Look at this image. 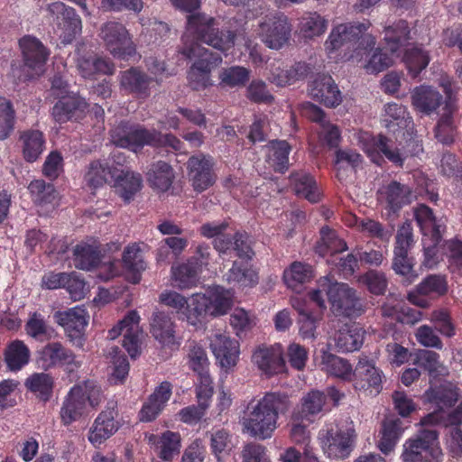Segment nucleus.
<instances>
[{
	"label": "nucleus",
	"instance_id": "obj_1",
	"mask_svg": "<svg viewBox=\"0 0 462 462\" xmlns=\"http://www.w3.org/2000/svg\"><path fill=\"white\" fill-rule=\"evenodd\" d=\"M187 30L195 39L183 36L179 52L188 60H195L187 71L189 86L193 90H204L213 85L211 72L223 59L220 53L209 51L199 42L226 52L234 47L236 34L230 30H219L216 19L203 13L188 16Z\"/></svg>",
	"mask_w": 462,
	"mask_h": 462
},
{
	"label": "nucleus",
	"instance_id": "obj_2",
	"mask_svg": "<svg viewBox=\"0 0 462 462\" xmlns=\"http://www.w3.org/2000/svg\"><path fill=\"white\" fill-rule=\"evenodd\" d=\"M290 408L291 401L287 394L265 393L254 405L248 406L243 418L244 431L261 440L270 439L278 427L279 416L284 415Z\"/></svg>",
	"mask_w": 462,
	"mask_h": 462
},
{
	"label": "nucleus",
	"instance_id": "obj_3",
	"mask_svg": "<svg viewBox=\"0 0 462 462\" xmlns=\"http://www.w3.org/2000/svg\"><path fill=\"white\" fill-rule=\"evenodd\" d=\"M324 453L332 459H345L355 448L356 432L353 422L326 423L319 432Z\"/></svg>",
	"mask_w": 462,
	"mask_h": 462
},
{
	"label": "nucleus",
	"instance_id": "obj_4",
	"mask_svg": "<svg viewBox=\"0 0 462 462\" xmlns=\"http://www.w3.org/2000/svg\"><path fill=\"white\" fill-rule=\"evenodd\" d=\"M319 285L327 290L328 300L331 305V310L337 317L356 318L363 313L360 299L356 296V291L346 283L332 281L329 276L319 279Z\"/></svg>",
	"mask_w": 462,
	"mask_h": 462
},
{
	"label": "nucleus",
	"instance_id": "obj_5",
	"mask_svg": "<svg viewBox=\"0 0 462 462\" xmlns=\"http://www.w3.org/2000/svg\"><path fill=\"white\" fill-rule=\"evenodd\" d=\"M403 462H440L442 451L436 430H423L415 438L406 439L401 455Z\"/></svg>",
	"mask_w": 462,
	"mask_h": 462
},
{
	"label": "nucleus",
	"instance_id": "obj_6",
	"mask_svg": "<svg viewBox=\"0 0 462 462\" xmlns=\"http://www.w3.org/2000/svg\"><path fill=\"white\" fill-rule=\"evenodd\" d=\"M292 25L289 18L282 14L266 15L258 24L257 35L269 49L279 51L286 46L291 38Z\"/></svg>",
	"mask_w": 462,
	"mask_h": 462
},
{
	"label": "nucleus",
	"instance_id": "obj_7",
	"mask_svg": "<svg viewBox=\"0 0 462 462\" xmlns=\"http://www.w3.org/2000/svg\"><path fill=\"white\" fill-rule=\"evenodd\" d=\"M111 142L117 147L136 152L145 145L152 146L154 140V129H146L143 125L123 120L110 130Z\"/></svg>",
	"mask_w": 462,
	"mask_h": 462
},
{
	"label": "nucleus",
	"instance_id": "obj_8",
	"mask_svg": "<svg viewBox=\"0 0 462 462\" xmlns=\"http://www.w3.org/2000/svg\"><path fill=\"white\" fill-rule=\"evenodd\" d=\"M364 151L371 162L377 166H383L387 159L395 166L402 167L408 157L418 153V151L410 152L403 146H393V141L382 134L372 136L365 143Z\"/></svg>",
	"mask_w": 462,
	"mask_h": 462
},
{
	"label": "nucleus",
	"instance_id": "obj_9",
	"mask_svg": "<svg viewBox=\"0 0 462 462\" xmlns=\"http://www.w3.org/2000/svg\"><path fill=\"white\" fill-rule=\"evenodd\" d=\"M100 37L106 50L116 59L128 60L135 54V45L125 26L115 21H109L101 27Z\"/></svg>",
	"mask_w": 462,
	"mask_h": 462
},
{
	"label": "nucleus",
	"instance_id": "obj_10",
	"mask_svg": "<svg viewBox=\"0 0 462 462\" xmlns=\"http://www.w3.org/2000/svg\"><path fill=\"white\" fill-rule=\"evenodd\" d=\"M47 12L56 25L57 33L62 43L72 42L81 32V19L74 8L67 6L62 2H53L48 5Z\"/></svg>",
	"mask_w": 462,
	"mask_h": 462
},
{
	"label": "nucleus",
	"instance_id": "obj_11",
	"mask_svg": "<svg viewBox=\"0 0 462 462\" xmlns=\"http://www.w3.org/2000/svg\"><path fill=\"white\" fill-rule=\"evenodd\" d=\"M215 162L209 154L192 155L187 162L189 181L196 192L201 193L212 187L217 180Z\"/></svg>",
	"mask_w": 462,
	"mask_h": 462
},
{
	"label": "nucleus",
	"instance_id": "obj_12",
	"mask_svg": "<svg viewBox=\"0 0 462 462\" xmlns=\"http://www.w3.org/2000/svg\"><path fill=\"white\" fill-rule=\"evenodd\" d=\"M352 377L356 390L367 392L371 395H377L383 390V373L366 356L359 358Z\"/></svg>",
	"mask_w": 462,
	"mask_h": 462
},
{
	"label": "nucleus",
	"instance_id": "obj_13",
	"mask_svg": "<svg viewBox=\"0 0 462 462\" xmlns=\"http://www.w3.org/2000/svg\"><path fill=\"white\" fill-rule=\"evenodd\" d=\"M76 55L77 69L86 79L94 80L101 75L111 76L116 71L115 63L107 57L100 56L83 48H78Z\"/></svg>",
	"mask_w": 462,
	"mask_h": 462
},
{
	"label": "nucleus",
	"instance_id": "obj_14",
	"mask_svg": "<svg viewBox=\"0 0 462 462\" xmlns=\"http://www.w3.org/2000/svg\"><path fill=\"white\" fill-rule=\"evenodd\" d=\"M76 356L72 350L65 347L60 342H50L38 351L37 365L44 371L57 367H63L74 365Z\"/></svg>",
	"mask_w": 462,
	"mask_h": 462
},
{
	"label": "nucleus",
	"instance_id": "obj_15",
	"mask_svg": "<svg viewBox=\"0 0 462 462\" xmlns=\"http://www.w3.org/2000/svg\"><path fill=\"white\" fill-rule=\"evenodd\" d=\"M88 318L87 311L78 307L55 314L57 323L64 328L69 340L80 346L83 344Z\"/></svg>",
	"mask_w": 462,
	"mask_h": 462
},
{
	"label": "nucleus",
	"instance_id": "obj_16",
	"mask_svg": "<svg viewBox=\"0 0 462 462\" xmlns=\"http://www.w3.org/2000/svg\"><path fill=\"white\" fill-rule=\"evenodd\" d=\"M121 90L139 99H146L151 95L153 79L138 67H131L121 71L119 76Z\"/></svg>",
	"mask_w": 462,
	"mask_h": 462
},
{
	"label": "nucleus",
	"instance_id": "obj_17",
	"mask_svg": "<svg viewBox=\"0 0 462 462\" xmlns=\"http://www.w3.org/2000/svg\"><path fill=\"white\" fill-rule=\"evenodd\" d=\"M311 97L327 107H336L342 102V94L330 75H318L309 85Z\"/></svg>",
	"mask_w": 462,
	"mask_h": 462
},
{
	"label": "nucleus",
	"instance_id": "obj_18",
	"mask_svg": "<svg viewBox=\"0 0 462 462\" xmlns=\"http://www.w3.org/2000/svg\"><path fill=\"white\" fill-rule=\"evenodd\" d=\"M117 411L116 405L107 407L95 419L89 429L88 439L94 447H98L113 436L119 429L120 424L116 420Z\"/></svg>",
	"mask_w": 462,
	"mask_h": 462
},
{
	"label": "nucleus",
	"instance_id": "obj_19",
	"mask_svg": "<svg viewBox=\"0 0 462 462\" xmlns=\"http://www.w3.org/2000/svg\"><path fill=\"white\" fill-rule=\"evenodd\" d=\"M370 23H345L333 28L325 42L326 50L330 53L345 45H353L370 27Z\"/></svg>",
	"mask_w": 462,
	"mask_h": 462
},
{
	"label": "nucleus",
	"instance_id": "obj_20",
	"mask_svg": "<svg viewBox=\"0 0 462 462\" xmlns=\"http://www.w3.org/2000/svg\"><path fill=\"white\" fill-rule=\"evenodd\" d=\"M24 64L29 69L41 74L49 58L50 51L36 37L25 35L19 41Z\"/></svg>",
	"mask_w": 462,
	"mask_h": 462
},
{
	"label": "nucleus",
	"instance_id": "obj_21",
	"mask_svg": "<svg viewBox=\"0 0 462 462\" xmlns=\"http://www.w3.org/2000/svg\"><path fill=\"white\" fill-rule=\"evenodd\" d=\"M252 361L267 376L278 374L285 369V361L280 346H258L252 355Z\"/></svg>",
	"mask_w": 462,
	"mask_h": 462
},
{
	"label": "nucleus",
	"instance_id": "obj_22",
	"mask_svg": "<svg viewBox=\"0 0 462 462\" xmlns=\"http://www.w3.org/2000/svg\"><path fill=\"white\" fill-rule=\"evenodd\" d=\"M171 384L164 381L157 386L153 393L143 403L138 413L139 420L142 422H151L163 411L167 402L171 396Z\"/></svg>",
	"mask_w": 462,
	"mask_h": 462
},
{
	"label": "nucleus",
	"instance_id": "obj_23",
	"mask_svg": "<svg viewBox=\"0 0 462 462\" xmlns=\"http://www.w3.org/2000/svg\"><path fill=\"white\" fill-rule=\"evenodd\" d=\"M379 199L386 203L387 217L397 216L403 206L410 203L411 189L396 180L383 186L379 191Z\"/></svg>",
	"mask_w": 462,
	"mask_h": 462
},
{
	"label": "nucleus",
	"instance_id": "obj_24",
	"mask_svg": "<svg viewBox=\"0 0 462 462\" xmlns=\"http://www.w3.org/2000/svg\"><path fill=\"white\" fill-rule=\"evenodd\" d=\"M212 352L221 367L230 368L236 365L239 343L226 334H215L210 341Z\"/></svg>",
	"mask_w": 462,
	"mask_h": 462
},
{
	"label": "nucleus",
	"instance_id": "obj_25",
	"mask_svg": "<svg viewBox=\"0 0 462 462\" xmlns=\"http://www.w3.org/2000/svg\"><path fill=\"white\" fill-rule=\"evenodd\" d=\"M83 395L79 384L72 386L65 395L60 410V419L62 425L68 427L83 416L86 409Z\"/></svg>",
	"mask_w": 462,
	"mask_h": 462
},
{
	"label": "nucleus",
	"instance_id": "obj_26",
	"mask_svg": "<svg viewBox=\"0 0 462 462\" xmlns=\"http://www.w3.org/2000/svg\"><path fill=\"white\" fill-rule=\"evenodd\" d=\"M415 220L423 236H430L432 242L440 243L446 230L445 222L437 218L433 210L425 204L419 205L414 211Z\"/></svg>",
	"mask_w": 462,
	"mask_h": 462
},
{
	"label": "nucleus",
	"instance_id": "obj_27",
	"mask_svg": "<svg viewBox=\"0 0 462 462\" xmlns=\"http://www.w3.org/2000/svg\"><path fill=\"white\" fill-rule=\"evenodd\" d=\"M117 167L106 160H94L88 165L84 181L91 189H97L105 184L112 183L117 176Z\"/></svg>",
	"mask_w": 462,
	"mask_h": 462
},
{
	"label": "nucleus",
	"instance_id": "obj_28",
	"mask_svg": "<svg viewBox=\"0 0 462 462\" xmlns=\"http://www.w3.org/2000/svg\"><path fill=\"white\" fill-rule=\"evenodd\" d=\"M87 102L79 96L62 97L53 106L51 116L60 124L82 117Z\"/></svg>",
	"mask_w": 462,
	"mask_h": 462
},
{
	"label": "nucleus",
	"instance_id": "obj_29",
	"mask_svg": "<svg viewBox=\"0 0 462 462\" xmlns=\"http://www.w3.org/2000/svg\"><path fill=\"white\" fill-rule=\"evenodd\" d=\"M291 303L299 314L298 323L300 337L303 339L316 338V329L321 315L312 310L308 302L300 297H292Z\"/></svg>",
	"mask_w": 462,
	"mask_h": 462
},
{
	"label": "nucleus",
	"instance_id": "obj_30",
	"mask_svg": "<svg viewBox=\"0 0 462 462\" xmlns=\"http://www.w3.org/2000/svg\"><path fill=\"white\" fill-rule=\"evenodd\" d=\"M365 338V330L356 323L343 325L335 334L336 348L341 353H349L358 350Z\"/></svg>",
	"mask_w": 462,
	"mask_h": 462
},
{
	"label": "nucleus",
	"instance_id": "obj_31",
	"mask_svg": "<svg viewBox=\"0 0 462 462\" xmlns=\"http://www.w3.org/2000/svg\"><path fill=\"white\" fill-rule=\"evenodd\" d=\"M458 396L457 388L449 383L430 386L423 394L426 402L434 404L441 411L454 407L460 401Z\"/></svg>",
	"mask_w": 462,
	"mask_h": 462
},
{
	"label": "nucleus",
	"instance_id": "obj_32",
	"mask_svg": "<svg viewBox=\"0 0 462 462\" xmlns=\"http://www.w3.org/2000/svg\"><path fill=\"white\" fill-rule=\"evenodd\" d=\"M314 278L313 267L302 262L295 261L283 271L282 279L286 286L300 292L303 286Z\"/></svg>",
	"mask_w": 462,
	"mask_h": 462
},
{
	"label": "nucleus",
	"instance_id": "obj_33",
	"mask_svg": "<svg viewBox=\"0 0 462 462\" xmlns=\"http://www.w3.org/2000/svg\"><path fill=\"white\" fill-rule=\"evenodd\" d=\"M101 257V251L96 243L81 241L73 248L74 265L79 270L90 271L97 267Z\"/></svg>",
	"mask_w": 462,
	"mask_h": 462
},
{
	"label": "nucleus",
	"instance_id": "obj_34",
	"mask_svg": "<svg viewBox=\"0 0 462 462\" xmlns=\"http://www.w3.org/2000/svg\"><path fill=\"white\" fill-rule=\"evenodd\" d=\"M174 178L173 168L171 164L163 161H157L152 163L146 172V179L150 187L160 192L169 190Z\"/></svg>",
	"mask_w": 462,
	"mask_h": 462
},
{
	"label": "nucleus",
	"instance_id": "obj_35",
	"mask_svg": "<svg viewBox=\"0 0 462 462\" xmlns=\"http://www.w3.org/2000/svg\"><path fill=\"white\" fill-rule=\"evenodd\" d=\"M442 95L430 86L416 87L411 93L412 106L426 115L437 110L442 104Z\"/></svg>",
	"mask_w": 462,
	"mask_h": 462
},
{
	"label": "nucleus",
	"instance_id": "obj_36",
	"mask_svg": "<svg viewBox=\"0 0 462 462\" xmlns=\"http://www.w3.org/2000/svg\"><path fill=\"white\" fill-rule=\"evenodd\" d=\"M139 320L140 317L136 310H130L120 320V326L126 327L122 345L132 358H135L140 354L139 336L141 331L139 329Z\"/></svg>",
	"mask_w": 462,
	"mask_h": 462
},
{
	"label": "nucleus",
	"instance_id": "obj_37",
	"mask_svg": "<svg viewBox=\"0 0 462 462\" xmlns=\"http://www.w3.org/2000/svg\"><path fill=\"white\" fill-rule=\"evenodd\" d=\"M404 430L402 421L396 417L385 418L382 423L380 430V439L378 441V448L384 454L388 455L395 448Z\"/></svg>",
	"mask_w": 462,
	"mask_h": 462
},
{
	"label": "nucleus",
	"instance_id": "obj_38",
	"mask_svg": "<svg viewBox=\"0 0 462 462\" xmlns=\"http://www.w3.org/2000/svg\"><path fill=\"white\" fill-rule=\"evenodd\" d=\"M116 193L125 203H129L141 189L143 179L139 173L117 169V176L113 180Z\"/></svg>",
	"mask_w": 462,
	"mask_h": 462
},
{
	"label": "nucleus",
	"instance_id": "obj_39",
	"mask_svg": "<svg viewBox=\"0 0 462 462\" xmlns=\"http://www.w3.org/2000/svg\"><path fill=\"white\" fill-rule=\"evenodd\" d=\"M157 439L154 441L155 449L158 457L164 461H171L174 457L178 456L181 447V438L179 432L166 430L159 437L152 435L150 440Z\"/></svg>",
	"mask_w": 462,
	"mask_h": 462
},
{
	"label": "nucleus",
	"instance_id": "obj_40",
	"mask_svg": "<svg viewBox=\"0 0 462 462\" xmlns=\"http://www.w3.org/2000/svg\"><path fill=\"white\" fill-rule=\"evenodd\" d=\"M195 258H189L185 263L171 267L172 279L181 290L197 285L202 272L197 265Z\"/></svg>",
	"mask_w": 462,
	"mask_h": 462
},
{
	"label": "nucleus",
	"instance_id": "obj_41",
	"mask_svg": "<svg viewBox=\"0 0 462 462\" xmlns=\"http://www.w3.org/2000/svg\"><path fill=\"white\" fill-rule=\"evenodd\" d=\"M250 261H235L232 267L225 274L229 284L253 287L258 282V274L249 263Z\"/></svg>",
	"mask_w": 462,
	"mask_h": 462
},
{
	"label": "nucleus",
	"instance_id": "obj_42",
	"mask_svg": "<svg viewBox=\"0 0 462 462\" xmlns=\"http://www.w3.org/2000/svg\"><path fill=\"white\" fill-rule=\"evenodd\" d=\"M4 356L7 368L17 372L29 363L31 351L23 341L15 339L7 345Z\"/></svg>",
	"mask_w": 462,
	"mask_h": 462
},
{
	"label": "nucleus",
	"instance_id": "obj_43",
	"mask_svg": "<svg viewBox=\"0 0 462 462\" xmlns=\"http://www.w3.org/2000/svg\"><path fill=\"white\" fill-rule=\"evenodd\" d=\"M24 385L40 401L47 402L53 394L54 378L47 373H34L25 380Z\"/></svg>",
	"mask_w": 462,
	"mask_h": 462
},
{
	"label": "nucleus",
	"instance_id": "obj_44",
	"mask_svg": "<svg viewBox=\"0 0 462 462\" xmlns=\"http://www.w3.org/2000/svg\"><path fill=\"white\" fill-rule=\"evenodd\" d=\"M347 249L346 243L338 237L337 232L328 226H323L320 229V240L317 243L316 253L325 257L334 255Z\"/></svg>",
	"mask_w": 462,
	"mask_h": 462
},
{
	"label": "nucleus",
	"instance_id": "obj_45",
	"mask_svg": "<svg viewBox=\"0 0 462 462\" xmlns=\"http://www.w3.org/2000/svg\"><path fill=\"white\" fill-rule=\"evenodd\" d=\"M151 333L156 340L163 345L175 343V331L171 319L164 312H155L151 322Z\"/></svg>",
	"mask_w": 462,
	"mask_h": 462
},
{
	"label": "nucleus",
	"instance_id": "obj_46",
	"mask_svg": "<svg viewBox=\"0 0 462 462\" xmlns=\"http://www.w3.org/2000/svg\"><path fill=\"white\" fill-rule=\"evenodd\" d=\"M322 370L328 374L341 378L343 380H351L353 368L351 364L342 357H339L328 350L321 351Z\"/></svg>",
	"mask_w": 462,
	"mask_h": 462
},
{
	"label": "nucleus",
	"instance_id": "obj_47",
	"mask_svg": "<svg viewBox=\"0 0 462 462\" xmlns=\"http://www.w3.org/2000/svg\"><path fill=\"white\" fill-rule=\"evenodd\" d=\"M20 140L23 143L24 160L28 162L37 161L45 147L43 134L39 130H27L21 134Z\"/></svg>",
	"mask_w": 462,
	"mask_h": 462
},
{
	"label": "nucleus",
	"instance_id": "obj_48",
	"mask_svg": "<svg viewBox=\"0 0 462 462\" xmlns=\"http://www.w3.org/2000/svg\"><path fill=\"white\" fill-rule=\"evenodd\" d=\"M268 162L275 172L284 173L289 169L291 146L285 140H273L268 145Z\"/></svg>",
	"mask_w": 462,
	"mask_h": 462
},
{
	"label": "nucleus",
	"instance_id": "obj_49",
	"mask_svg": "<svg viewBox=\"0 0 462 462\" xmlns=\"http://www.w3.org/2000/svg\"><path fill=\"white\" fill-rule=\"evenodd\" d=\"M384 38L387 48L392 53L400 50L410 40V27L405 20L400 19L392 25L384 27Z\"/></svg>",
	"mask_w": 462,
	"mask_h": 462
},
{
	"label": "nucleus",
	"instance_id": "obj_50",
	"mask_svg": "<svg viewBox=\"0 0 462 462\" xmlns=\"http://www.w3.org/2000/svg\"><path fill=\"white\" fill-rule=\"evenodd\" d=\"M291 180L298 196H301L312 203L319 200L317 182L311 174L304 171L295 172L291 175Z\"/></svg>",
	"mask_w": 462,
	"mask_h": 462
},
{
	"label": "nucleus",
	"instance_id": "obj_51",
	"mask_svg": "<svg viewBox=\"0 0 462 462\" xmlns=\"http://www.w3.org/2000/svg\"><path fill=\"white\" fill-rule=\"evenodd\" d=\"M209 316L219 317L226 314L232 307V300L227 290L221 286H215L207 292Z\"/></svg>",
	"mask_w": 462,
	"mask_h": 462
},
{
	"label": "nucleus",
	"instance_id": "obj_52",
	"mask_svg": "<svg viewBox=\"0 0 462 462\" xmlns=\"http://www.w3.org/2000/svg\"><path fill=\"white\" fill-rule=\"evenodd\" d=\"M299 412L307 421H311V417L320 413L326 405V394L319 390H312L301 398Z\"/></svg>",
	"mask_w": 462,
	"mask_h": 462
},
{
	"label": "nucleus",
	"instance_id": "obj_53",
	"mask_svg": "<svg viewBox=\"0 0 462 462\" xmlns=\"http://www.w3.org/2000/svg\"><path fill=\"white\" fill-rule=\"evenodd\" d=\"M415 264L416 262L412 256L405 254L403 255L396 254L393 257L392 269L395 274L402 277V284L410 285L419 277Z\"/></svg>",
	"mask_w": 462,
	"mask_h": 462
},
{
	"label": "nucleus",
	"instance_id": "obj_54",
	"mask_svg": "<svg viewBox=\"0 0 462 462\" xmlns=\"http://www.w3.org/2000/svg\"><path fill=\"white\" fill-rule=\"evenodd\" d=\"M430 60L428 51L417 46L407 49L403 56V61L408 72L413 79L427 68Z\"/></svg>",
	"mask_w": 462,
	"mask_h": 462
},
{
	"label": "nucleus",
	"instance_id": "obj_55",
	"mask_svg": "<svg viewBox=\"0 0 462 462\" xmlns=\"http://www.w3.org/2000/svg\"><path fill=\"white\" fill-rule=\"evenodd\" d=\"M210 301L208 300L207 294L195 293L189 300H187L186 310L183 311L189 323L195 325L201 319L209 315L208 308Z\"/></svg>",
	"mask_w": 462,
	"mask_h": 462
},
{
	"label": "nucleus",
	"instance_id": "obj_56",
	"mask_svg": "<svg viewBox=\"0 0 462 462\" xmlns=\"http://www.w3.org/2000/svg\"><path fill=\"white\" fill-rule=\"evenodd\" d=\"M209 360L206 349L199 344H189L188 352V365L199 376L209 374Z\"/></svg>",
	"mask_w": 462,
	"mask_h": 462
},
{
	"label": "nucleus",
	"instance_id": "obj_57",
	"mask_svg": "<svg viewBox=\"0 0 462 462\" xmlns=\"http://www.w3.org/2000/svg\"><path fill=\"white\" fill-rule=\"evenodd\" d=\"M123 263L125 268L134 274V282L140 281V273L146 268L138 245L133 244L126 246L123 253Z\"/></svg>",
	"mask_w": 462,
	"mask_h": 462
},
{
	"label": "nucleus",
	"instance_id": "obj_58",
	"mask_svg": "<svg viewBox=\"0 0 462 462\" xmlns=\"http://www.w3.org/2000/svg\"><path fill=\"white\" fill-rule=\"evenodd\" d=\"M210 450L218 462L229 455L234 448L232 435L225 429L213 430L210 433Z\"/></svg>",
	"mask_w": 462,
	"mask_h": 462
},
{
	"label": "nucleus",
	"instance_id": "obj_59",
	"mask_svg": "<svg viewBox=\"0 0 462 462\" xmlns=\"http://www.w3.org/2000/svg\"><path fill=\"white\" fill-rule=\"evenodd\" d=\"M358 282L364 285L367 291L376 296L383 295L388 288V279L386 274L375 269H370L358 277Z\"/></svg>",
	"mask_w": 462,
	"mask_h": 462
},
{
	"label": "nucleus",
	"instance_id": "obj_60",
	"mask_svg": "<svg viewBox=\"0 0 462 462\" xmlns=\"http://www.w3.org/2000/svg\"><path fill=\"white\" fill-rule=\"evenodd\" d=\"M385 125L389 130L395 131L394 127L406 128L411 123V117L409 116L406 106L389 103L385 106Z\"/></svg>",
	"mask_w": 462,
	"mask_h": 462
},
{
	"label": "nucleus",
	"instance_id": "obj_61",
	"mask_svg": "<svg viewBox=\"0 0 462 462\" xmlns=\"http://www.w3.org/2000/svg\"><path fill=\"white\" fill-rule=\"evenodd\" d=\"M251 71L242 66L224 68L219 73L220 85L223 87H244L250 79Z\"/></svg>",
	"mask_w": 462,
	"mask_h": 462
},
{
	"label": "nucleus",
	"instance_id": "obj_62",
	"mask_svg": "<svg viewBox=\"0 0 462 462\" xmlns=\"http://www.w3.org/2000/svg\"><path fill=\"white\" fill-rule=\"evenodd\" d=\"M419 295L440 297L448 292V282L444 276L430 274L416 287Z\"/></svg>",
	"mask_w": 462,
	"mask_h": 462
},
{
	"label": "nucleus",
	"instance_id": "obj_63",
	"mask_svg": "<svg viewBox=\"0 0 462 462\" xmlns=\"http://www.w3.org/2000/svg\"><path fill=\"white\" fill-rule=\"evenodd\" d=\"M32 199L36 205L51 204L56 199V190L52 184L43 180H34L28 186Z\"/></svg>",
	"mask_w": 462,
	"mask_h": 462
},
{
	"label": "nucleus",
	"instance_id": "obj_64",
	"mask_svg": "<svg viewBox=\"0 0 462 462\" xmlns=\"http://www.w3.org/2000/svg\"><path fill=\"white\" fill-rule=\"evenodd\" d=\"M431 322L435 329L443 337L451 338L456 335V325L448 309L440 308L431 313Z\"/></svg>",
	"mask_w": 462,
	"mask_h": 462
}]
</instances>
